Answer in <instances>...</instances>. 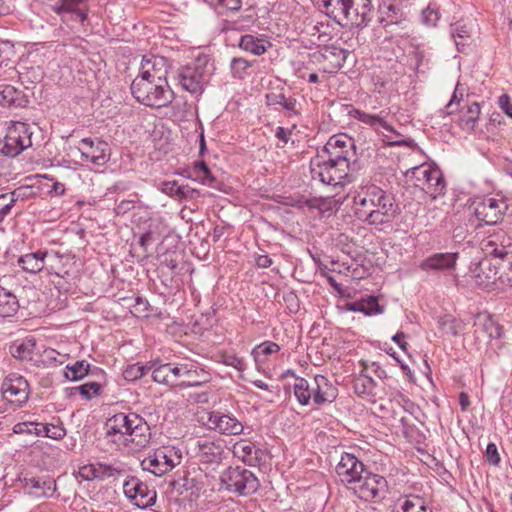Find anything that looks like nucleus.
Masks as SVG:
<instances>
[{
	"instance_id": "obj_1",
	"label": "nucleus",
	"mask_w": 512,
	"mask_h": 512,
	"mask_svg": "<svg viewBox=\"0 0 512 512\" xmlns=\"http://www.w3.org/2000/svg\"><path fill=\"white\" fill-rule=\"evenodd\" d=\"M352 204L356 218L372 226L388 224L398 214L394 196L375 184L359 186L353 193Z\"/></svg>"
},
{
	"instance_id": "obj_2",
	"label": "nucleus",
	"mask_w": 512,
	"mask_h": 512,
	"mask_svg": "<svg viewBox=\"0 0 512 512\" xmlns=\"http://www.w3.org/2000/svg\"><path fill=\"white\" fill-rule=\"evenodd\" d=\"M325 14L341 26H366L371 20V0H325Z\"/></svg>"
},
{
	"instance_id": "obj_3",
	"label": "nucleus",
	"mask_w": 512,
	"mask_h": 512,
	"mask_svg": "<svg viewBox=\"0 0 512 512\" xmlns=\"http://www.w3.org/2000/svg\"><path fill=\"white\" fill-rule=\"evenodd\" d=\"M312 179H319L323 184L344 186L353 180L349 173V161L345 156L328 155L327 160H320V156L311 161Z\"/></svg>"
},
{
	"instance_id": "obj_4",
	"label": "nucleus",
	"mask_w": 512,
	"mask_h": 512,
	"mask_svg": "<svg viewBox=\"0 0 512 512\" xmlns=\"http://www.w3.org/2000/svg\"><path fill=\"white\" fill-rule=\"evenodd\" d=\"M130 89L139 103L152 108L166 107L174 99V93L168 82L157 83L149 78L137 76L132 81Z\"/></svg>"
},
{
	"instance_id": "obj_5",
	"label": "nucleus",
	"mask_w": 512,
	"mask_h": 512,
	"mask_svg": "<svg viewBox=\"0 0 512 512\" xmlns=\"http://www.w3.org/2000/svg\"><path fill=\"white\" fill-rule=\"evenodd\" d=\"M220 484L223 489L238 496L253 495L260 487L256 475L242 466L225 469L220 475Z\"/></svg>"
},
{
	"instance_id": "obj_6",
	"label": "nucleus",
	"mask_w": 512,
	"mask_h": 512,
	"mask_svg": "<svg viewBox=\"0 0 512 512\" xmlns=\"http://www.w3.org/2000/svg\"><path fill=\"white\" fill-rule=\"evenodd\" d=\"M33 132L31 127L23 122L12 123L0 139V154L6 157H16L22 151L32 146Z\"/></svg>"
},
{
	"instance_id": "obj_7",
	"label": "nucleus",
	"mask_w": 512,
	"mask_h": 512,
	"mask_svg": "<svg viewBox=\"0 0 512 512\" xmlns=\"http://www.w3.org/2000/svg\"><path fill=\"white\" fill-rule=\"evenodd\" d=\"M508 214H512V206L504 198L486 197L474 202L475 217L486 225H497Z\"/></svg>"
},
{
	"instance_id": "obj_8",
	"label": "nucleus",
	"mask_w": 512,
	"mask_h": 512,
	"mask_svg": "<svg viewBox=\"0 0 512 512\" xmlns=\"http://www.w3.org/2000/svg\"><path fill=\"white\" fill-rule=\"evenodd\" d=\"M350 490L361 500L379 502L386 496L388 482L382 475L367 469L360 477L359 483L352 486Z\"/></svg>"
},
{
	"instance_id": "obj_9",
	"label": "nucleus",
	"mask_w": 512,
	"mask_h": 512,
	"mask_svg": "<svg viewBox=\"0 0 512 512\" xmlns=\"http://www.w3.org/2000/svg\"><path fill=\"white\" fill-rule=\"evenodd\" d=\"M174 387H199L209 381V373L194 361L173 363Z\"/></svg>"
},
{
	"instance_id": "obj_10",
	"label": "nucleus",
	"mask_w": 512,
	"mask_h": 512,
	"mask_svg": "<svg viewBox=\"0 0 512 512\" xmlns=\"http://www.w3.org/2000/svg\"><path fill=\"white\" fill-rule=\"evenodd\" d=\"M412 177L417 182V186L429 194L433 199L444 194L445 181L441 170L438 167L430 165H420L412 169Z\"/></svg>"
},
{
	"instance_id": "obj_11",
	"label": "nucleus",
	"mask_w": 512,
	"mask_h": 512,
	"mask_svg": "<svg viewBox=\"0 0 512 512\" xmlns=\"http://www.w3.org/2000/svg\"><path fill=\"white\" fill-rule=\"evenodd\" d=\"M178 81L181 87L191 94L199 95L207 81L206 62L198 59L178 70Z\"/></svg>"
},
{
	"instance_id": "obj_12",
	"label": "nucleus",
	"mask_w": 512,
	"mask_h": 512,
	"mask_svg": "<svg viewBox=\"0 0 512 512\" xmlns=\"http://www.w3.org/2000/svg\"><path fill=\"white\" fill-rule=\"evenodd\" d=\"M367 471L364 463L351 453H342L339 462L335 467L336 475L339 481L349 490L356 483H359V479Z\"/></svg>"
},
{
	"instance_id": "obj_13",
	"label": "nucleus",
	"mask_w": 512,
	"mask_h": 512,
	"mask_svg": "<svg viewBox=\"0 0 512 512\" xmlns=\"http://www.w3.org/2000/svg\"><path fill=\"white\" fill-rule=\"evenodd\" d=\"M123 491L132 504L140 509L154 505L157 497L155 490L150 489L146 483L134 476L124 481Z\"/></svg>"
},
{
	"instance_id": "obj_14",
	"label": "nucleus",
	"mask_w": 512,
	"mask_h": 512,
	"mask_svg": "<svg viewBox=\"0 0 512 512\" xmlns=\"http://www.w3.org/2000/svg\"><path fill=\"white\" fill-rule=\"evenodd\" d=\"M126 433L127 447L134 446V448L146 447L151 439L150 427L146 420L136 413H126Z\"/></svg>"
},
{
	"instance_id": "obj_15",
	"label": "nucleus",
	"mask_w": 512,
	"mask_h": 512,
	"mask_svg": "<svg viewBox=\"0 0 512 512\" xmlns=\"http://www.w3.org/2000/svg\"><path fill=\"white\" fill-rule=\"evenodd\" d=\"M81 159L95 166H103L110 159L109 144L99 138H83L77 147Z\"/></svg>"
},
{
	"instance_id": "obj_16",
	"label": "nucleus",
	"mask_w": 512,
	"mask_h": 512,
	"mask_svg": "<svg viewBox=\"0 0 512 512\" xmlns=\"http://www.w3.org/2000/svg\"><path fill=\"white\" fill-rule=\"evenodd\" d=\"M2 394L9 403L21 406L26 403L29 396L27 380L16 374H10L2 383Z\"/></svg>"
},
{
	"instance_id": "obj_17",
	"label": "nucleus",
	"mask_w": 512,
	"mask_h": 512,
	"mask_svg": "<svg viewBox=\"0 0 512 512\" xmlns=\"http://www.w3.org/2000/svg\"><path fill=\"white\" fill-rule=\"evenodd\" d=\"M126 413H117L107 418L104 424L105 438L108 443H111L115 449H122L127 447L126 431Z\"/></svg>"
},
{
	"instance_id": "obj_18",
	"label": "nucleus",
	"mask_w": 512,
	"mask_h": 512,
	"mask_svg": "<svg viewBox=\"0 0 512 512\" xmlns=\"http://www.w3.org/2000/svg\"><path fill=\"white\" fill-rule=\"evenodd\" d=\"M169 64L163 56H144L141 61L140 73L138 76L149 78L157 83L167 82Z\"/></svg>"
},
{
	"instance_id": "obj_19",
	"label": "nucleus",
	"mask_w": 512,
	"mask_h": 512,
	"mask_svg": "<svg viewBox=\"0 0 512 512\" xmlns=\"http://www.w3.org/2000/svg\"><path fill=\"white\" fill-rule=\"evenodd\" d=\"M206 425L209 429L225 435H239L243 432V424L233 415L212 411L207 414Z\"/></svg>"
},
{
	"instance_id": "obj_20",
	"label": "nucleus",
	"mask_w": 512,
	"mask_h": 512,
	"mask_svg": "<svg viewBox=\"0 0 512 512\" xmlns=\"http://www.w3.org/2000/svg\"><path fill=\"white\" fill-rule=\"evenodd\" d=\"M52 10L66 23H84L87 19V8L82 0H61L52 6Z\"/></svg>"
},
{
	"instance_id": "obj_21",
	"label": "nucleus",
	"mask_w": 512,
	"mask_h": 512,
	"mask_svg": "<svg viewBox=\"0 0 512 512\" xmlns=\"http://www.w3.org/2000/svg\"><path fill=\"white\" fill-rule=\"evenodd\" d=\"M458 259V252L434 253L422 260L419 268L426 272H450L455 270Z\"/></svg>"
},
{
	"instance_id": "obj_22",
	"label": "nucleus",
	"mask_w": 512,
	"mask_h": 512,
	"mask_svg": "<svg viewBox=\"0 0 512 512\" xmlns=\"http://www.w3.org/2000/svg\"><path fill=\"white\" fill-rule=\"evenodd\" d=\"M193 452L202 464H219L222 461L224 449L221 444L207 439H199Z\"/></svg>"
},
{
	"instance_id": "obj_23",
	"label": "nucleus",
	"mask_w": 512,
	"mask_h": 512,
	"mask_svg": "<svg viewBox=\"0 0 512 512\" xmlns=\"http://www.w3.org/2000/svg\"><path fill=\"white\" fill-rule=\"evenodd\" d=\"M13 430L15 433H34L37 436L49 437L54 440H61L66 435V429L62 424L18 423Z\"/></svg>"
},
{
	"instance_id": "obj_24",
	"label": "nucleus",
	"mask_w": 512,
	"mask_h": 512,
	"mask_svg": "<svg viewBox=\"0 0 512 512\" xmlns=\"http://www.w3.org/2000/svg\"><path fill=\"white\" fill-rule=\"evenodd\" d=\"M500 278L498 267L489 261L479 263L475 270V284L483 289H492Z\"/></svg>"
},
{
	"instance_id": "obj_25",
	"label": "nucleus",
	"mask_w": 512,
	"mask_h": 512,
	"mask_svg": "<svg viewBox=\"0 0 512 512\" xmlns=\"http://www.w3.org/2000/svg\"><path fill=\"white\" fill-rule=\"evenodd\" d=\"M265 102L267 106H281L283 110L289 113V116H298L300 114L297 108L298 102L294 96H286L284 88L271 91L265 95Z\"/></svg>"
},
{
	"instance_id": "obj_26",
	"label": "nucleus",
	"mask_w": 512,
	"mask_h": 512,
	"mask_svg": "<svg viewBox=\"0 0 512 512\" xmlns=\"http://www.w3.org/2000/svg\"><path fill=\"white\" fill-rule=\"evenodd\" d=\"M314 378L316 385L314 403L323 405L334 402L338 396L337 387L324 375L318 374Z\"/></svg>"
},
{
	"instance_id": "obj_27",
	"label": "nucleus",
	"mask_w": 512,
	"mask_h": 512,
	"mask_svg": "<svg viewBox=\"0 0 512 512\" xmlns=\"http://www.w3.org/2000/svg\"><path fill=\"white\" fill-rule=\"evenodd\" d=\"M233 455L248 466H257L260 464V453L255 444L247 440H240L232 447Z\"/></svg>"
},
{
	"instance_id": "obj_28",
	"label": "nucleus",
	"mask_w": 512,
	"mask_h": 512,
	"mask_svg": "<svg viewBox=\"0 0 512 512\" xmlns=\"http://www.w3.org/2000/svg\"><path fill=\"white\" fill-rule=\"evenodd\" d=\"M29 100L22 90L9 84L0 85V106L5 108L26 107Z\"/></svg>"
},
{
	"instance_id": "obj_29",
	"label": "nucleus",
	"mask_w": 512,
	"mask_h": 512,
	"mask_svg": "<svg viewBox=\"0 0 512 512\" xmlns=\"http://www.w3.org/2000/svg\"><path fill=\"white\" fill-rule=\"evenodd\" d=\"M24 488L29 494L37 497H53L56 492V482L49 478H24Z\"/></svg>"
},
{
	"instance_id": "obj_30",
	"label": "nucleus",
	"mask_w": 512,
	"mask_h": 512,
	"mask_svg": "<svg viewBox=\"0 0 512 512\" xmlns=\"http://www.w3.org/2000/svg\"><path fill=\"white\" fill-rule=\"evenodd\" d=\"M348 115L351 118L357 119L358 121L374 129L381 127L386 131L393 130V127L386 121V116L388 115V113H385L384 111H381L379 114H370L359 109H356L354 107H350V109L348 110Z\"/></svg>"
},
{
	"instance_id": "obj_31",
	"label": "nucleus",
	"mask_w": 512,
	"mask_h": 512,
	"mask_svg": "<svg viewBox=\"0 0 512 512\" xmlns=\"http://www.w3.org/2000/svg\"><path fill=\"white\" fill-rule=\"evenodd\" d=\"M475 333H483L489 339L502 337L503 328L490 315L478 314L474 323Z\"/></svg>"
},
{
	"instance_id": "obj_32",
	"label": "nucleus",
	"mask_w": 512,
	"mask_h": 512,
	"mask_svg": "<svg viewBox=\"0 0 512 512\" xmlns=\"http://www.w3.org/2000/svg\"><path fill=\"white\" fill-rule=\"evenodd\" d=\"M46 258H49L48 252L46 250H38L22 255L18 260V264L24 271L36 274L45 267Z\"/></svg>"
},
{
	"instance_id": "obj_33",
	"label": "nucleus",
	"mask_w": 512,
	"mask_h": 512,
	"mask_svg": "<svg viewBox=\"0 0 512 512\" xmlns=\"http://www.w3.org/2000/svg\"><path fill=\"white\" fill-rule=\"evenodd\" d=\"M321 55L324 60L329 63L327 70L333 72L339 70L344 65L349 52L344 48L332 44L323 47Z\"/></svg>"
},
{
	"instance_id": "obj_34",
	"label": "nucleus",
	"mask_w": 512,
	"mask_h": 512,
	"mask_svg": "<svg viewBox=\"0 0 512 512\" xmlns=\"http://www.w3.org/2000/svg\"><path fill=\"white\" fill-rule=\"evenodd\" d=\"M271 42L254 36L252 34L242 35L239 39V48L245 52H249L253 55L260 56L266 53L269 47H271Z\"/></svg>"
},
{
	"instance_id": "obj_35",
	"label": "nucleus",
	"mask_w": 512,
	"mask_h": 512,
	"mask_svg": "<svg viewBox=\"0 0 512 512\" xmlns=\"http://www.w3.org/2000/svg\"><path fill=\"white\" fill-rule=\"evenodd\" d=\"M354 148L355 145L353 139L345 134H340L330 137L324 146V151L328 155L336 157V155H338V149L353 150ZM339 156L341 155L339 154Z\"/></svg>"
},
{
	"instance_id": "obj_36",
	"label": "nucleus",
	"mask_w": 512,
	"mask_h": 512,
	"mask_svg": "<svg viewBox=\"0 0 512 512\" xmlns=\"http://www.w3.org/2000/svg\"><path fill=\"white\" fill-rule=\"evenodd\" d=\"M364 370L360 372L353 380V389L358 396L371 395L375 387V382L372 377L368 376L365 370L368 366L363 362Z\"/></svg>"
},
{
	"instance_id": "obj_37",
	"label": "nucleus",
	"mask_w": 512,
	"mask_h": 512,
	"mask_svg": "<svg viewBox=\"0 0 512 512\" xmlns=\"http://www.w3.org/2000/svg\"><path fill=\"white\" fill-rule=\"evenodd\" d=\"M190 177L200 181L202 184L211 188H217L218 181L210 172L207 164L204 161H198L194 164L190 172Z\"/></svg>"
},
{
	"instance_id": "obj_38",
	"label": "nucleus",
	"mask_w": 512,
	"mask_h": 512,
	"mask_svg": "<svg viewBox=\"0 0 512 512\" xmlns=\"http://www.w3.org/2000/svg\"><path fill=\"white\" fill-rule=\"evenodd\" d=\"M18 308L19 304L16 296L0 286V317L13 316Z\"/></svg>"
},
{
	"instance_id": "obj_39",
	"label": "nucleus",
	"mask_w": 512,
	"mask_h": 512,
	"mask_svg": "<svg viewBox=\"0 0 512 512\" xmlns=\"http://www.w3.org/2000/svg\"><path fill=\"white\" fill-rule=\"evenodd\" d=\"M280 350V346L272 341H265L259 345H256L251 355L255 361L257 369L266 361L267 356L277 353Z\"/></svg>"
},
{
	"instance_id": "obj_40",
	"label": "nucleus",
	"mask_w": 512,
	"mask_h": 512,
	"mask_svg": "<svg viewBox=\"0 0 512 512\" xmlns=\"http://www.w3.org/2000/svg\"><path fill=\"white\" fill-rule=\"evenodd\" d=\"M97 480L105 481L108 479L116 480L123 476L125 469L120 463L97 462Z\"/></svg>"
},
{
	"instance_id": "obj_41",
	"label": "nucleus",
	"mask_w": 512,
	"mask_h": 512,
	"mask_svg": "<svg viewBox=\"0 0 512 512\" xmlns=\"http://www.w3.org/2000/svg\"><path fill=\"white\" fill-rule=\"evenodd\" d=\"M161 191L170 197L187 199L192 197L194 189L187 185H178L176 181H165L161 184Z\"/></svg>"
},
{
	"instance_id": "obj_42",
	"label": "nucleus",
	"mask_w": 512,
	"mask_h": 512,
	"mask_svg": "<svg viewBox=\"0 0 512 512\" xmlns=\"http://www.w3.org/2000/svg\"><path fill=\"white\" fill-rule=\"evenodd\" d=\"M152 379L159 384L174 387L173 363H165L154 367L152 370Z\"/></svg>"
},
{
	"instance_id": "obj_43",
	"label": "nucleus",
	"mask_w": 512,
	"mask_h": 512,
	"mask_svg": "<svg viewBox=\"0 0 512 512\" xmlns=\"http://www.w3.org/2000/svg\"><path fill=\"white\" fill-rule=\"evenodd\" d=\"M480 115V106L477 102L467 107V110L459 120L460 127L465 131H473Z\"/></svg>"
},
{
	"instance_id": "obj_44",
	"label": "nucleus",
	"mask_w": 512,
	"mask_h": 512,
	"mask_svg": "<svg viewBox=\"0 0 512 512\" xmlns=\"http://www.w3.org/2000/svg\"><path fill=\"white\" fill-rule=\"evenodd\" d=\"M219 15L236 12L241 9L242 0H205Z\"/></svg>"
},
{
	"instance_id": "obj_45",
	"label": "nucleus",
	"mask_w": 512,
	"mask_h": 512,
	"mask_svg": "<svg viewBox=\"0 0 512 512\" xmlns=\"http://www.w3.org/2000/svg\"><path fill=\"white\" fill-rule=\"evenodd\" d=\"M90 371V364L85 360L76 361L66 366L65 377L71 381L83 379Z\"/></svg>"
},
{
	"instance_id": "obj_46",
	"label": "nucleus",
	"mask_w": 512,
	"mask_h": 512,
	"mask_svg": "<svg viewBox=\"0 0 512 512\" xmlns=\"http://www.w3.org/2000/svg\"><path fill=\"white\" fill-rule=\"evenodd\" d=\"M160 452L157 449L153 454L149 455L142 461L143 469L151 472L156 476H162L166 473L165 466L162 459H160Z\"/></svg>"
},
{
	"instance_id": "obj_47",
	"label": "nucleus",
	"mask_w": 512,
	"mask_h": 512,
	"mask_svg": "<svg viewBox=\"0 0 512 512\" xmlns=\"http://www.w3.org/2000/svg\"><path fill=\"white\" fill-rule=\"evenodd\" d=\"M293 393L301 405H308L311 400V395L309 393V381L303 377H296L293 385Z\"/></svg>"
},
{
	"instance_id": "obj_48",
	"label": "nucleus",
	"mask_w": 512,
	"mask_h": 512,
	"mask_svg": "<svg viewBox=\"0 0 512 512\" xmlns=\"http://www.w3.org/2000/svg\"><path fill=\"white\" fill-rule=\"evenodd\" d=\"M504 245L505 247L511 246V238L507 233L499 229L493 234H490L485 240L482 241V250L489 251L490 247Z\"/></svg>"
},
{
	"instance_id": "obj_49",
	"label": "nucleus",
	"mask_w": 512,
	"mask_h": 512,
	"mask_svg": "<svg viewBox=\"0 0 512 512\" xmlns=\"http://www.w3.org/2000/svg\"><path fill=\"white\" fill-rule=\"evenodd\" d=\"M33 194L32 187L30 186H21L14 189L10 193H5L0 195V201L8 200L9 206L12 208L15 203L19 200H24L25 198L30 197Z\"/></svg>"
},
{
	"instance_id": "obj_50",
	"label": "nucleus",
	"mask_w": 512,
	"mask_h": 512,
	"mask_svg": "<svg viewBox=\"0 0 512 512\" xmlns=\"http://www.w3.org/2000/svg\"><path fill=\"white\" fill-rule=\"evenodd\" d=\"M252 63L242 57H234L230 62V70L232 76L236 79H244L248 74V70Z\"/></svg>"
},
{
	"instance_id": "obj_51",
	"label": "nucleus",
	"mask_w": 512,
	"mask_h": 512,
	"mask_svg": "<svg viewBox=\"0 0 512 512\" xmlns=\"http://www.w3.org/2000/svg\"><path fill=\"white\" fill-rule=\"evenodd\" d=\"M160 452V459L164 462L166 473L171 471L175 466L181 462V455L177 453L174 448H161L158 449Z\"/></svg>"
},
{
	"instance_id": "obj_52",
	"label": "nucleus",
	"mask_w": 512,
	"mask_h": 512,
	"mask_svg": "<svg viewBox=\"0 0 512 512\" xmlns=\"http://www.w3.org/2000/svg\"><path fill=\"white\" fill-rule=\"evenodd\" d=\"M438 326L444 333L452 336H457L463 329L462 323L450 316L439 318Z\"/></svg>"
},
{
	"instance_id": "obj_53",
	"label": "nucleus",
	"mask_w": 512,
	"mask_h": 512,
	"mask_svg": "<svg viewBox=\"0 0 512 512\" xmlns=\"http://www.w3.org/2000/svg\"><path fill=\"white\" fill-rule=\"evenodd\" d=\"M218 357L219 362L226 366L233 367L239 372H243L246 370V364L244 362V359L239 357L237 354L229 352H220Z\"/></svg>"
},
{
	"instance_id": "obj_54",
	"label": "nucleus",
	"mask_w": 512,
	"mask_h": 512,
	"mask_svg": "<svg viewBox=\"0 0 512 512\" xmlns=\"http://www.w3.org/2000/svg\"><path fill=\"white\" fill-rule=\"evenodd\" d=\"M151 367H147L141 363L128 365L123 371V377L127 381H135L143 377Z\"/></svg>"
},
{
	"instance_id": "obj_55",
	"label": "nucleus",
	"mask_w": 512,
	"mask_h": 512,
	"mask_svg": "<svg viewBox=\"0 0 512 512\" xmlns=\"http://www.w3.org/2000/svg\"><path fill=\"white\" fill-rule=\"evenodd\" d=\"M73 390L78 391L81 396L85 399L89 400L93 396H97L100 394L101 385L97 382H88L78 387L73 388Z\"/></svg>"
},
{
	"instance_id": "obj_56",
	"label": "nucleus",
	"mask_w": 512,
	"mask_h": 512,
	"mask_svg": "<svg viewBox=\"0 0 512 512\" xmlns=\"http://www.w3.org/2000/svg\"><path fill=\"white\" fill-rule=\"evenodd\" d=\"M425 504L423 498L419 496L406 497L401 503V510L403 512H414Z\"/></svg>"
},
{
	"instance_id": "obj_57",
	"label": "nucleus",
	"mask_w": 512,
	"mask_h": 512,
	"mask_svg": "<svg viewBox=\"0 0 512 512\" xmlns=\"http://www.w3.org/2000/svg\"><path fill=\"white\" fill-rule=\"evenodd\" d=\"M393 134V136H386V143L389 146H406V147H412L414 144V141L412 139H405L402 134L397 132L396 130L389 131Z\"/></svg>"
},
{
	"instance_id": "obj_58",
	"label": "nucleus",
	"mask_w": 512,
	"mask_h": 512,
	"mask_svg": "<svg viewBox=\"0 0 512 512\" xmlns=\"http://www.w3.org/2000/svg\"><path fill=\"white\" fill-rule=\"evenodd\" d=\"M78 474L85 481L97 480V462L81 466Z\"/></svg>"
},
{
	"instance_id": "obj_59",
	"label": "nucleus",
	"mask_w": 512,
	"mask_h": 512,
	"mask_svg": "<svg viewBox=\"0 0 512 512\" xmlns=\"http://www.w3.org/2000/svg\"><path fill=\"white\" fill-rule=\"evenodd\" d=\"M365 301V315H375L383 312V309L378 303V300L374 296H369L368 298H364Z\"/></svg>"
},
{
	"instance_id": "obj_60",
	"label": "nucleus",
	"mask_w": 512,
	"mask_h": 512,
	"mask_svg": "<svg viewBox=\"0 0 512 512\" xmlns=\"http://www.w3.org/2000/svg\"><path fill=\"white\" fill-rule=\"evenodd\" d=\"M286 307L291 313H297L300 309L298 296L294 292H288L283 296Z\"/></svg>"
},
{
	"instance_id": "obj_61",
	"label": "nucleus",
	"mask_w": 512,
	"mask_h": 512,
	"mask_svg": "<svg viewBox=\"0 0 512 512\" xmlns=\"http://www.w3.org/2000/svg\"><path fill=\"white\" fill-rule=\"evenodd\" d=\"M486 457L490 464L496 466L500 462V456L497 446L494 443H489L486 448Z\"/></svg>"
},
{
	"instance_id": "obj_62",
	"label": "nucleus",
	"mask_w": 512,
	"mask_h": 512,
	"mask_svg": "<svg viewBox=\"0 0 512 512\" xmlns=\"http://www.w3.org/2000/svg\"><path fill=\"white\" fill-rule=\"evenodd\" d=\"M499 107L509 117L512 118V103L511 99L507 94H503L498 99Z\"/></svg>"
},
{
	"instance_id": "obj_63",
	"label": "nucleus",
	"mask_w": 512,
	"mask_h": 512,
	"mask_svg": "<svg viewBox=\"0 0 512 512\" xmlns=\"http://www.w3.org/2000/svg\"><path fill=\"white\" fill-rule=\"evenodd\" d=\"M149 303L146 299H143L141 297H137L135 299V314L138 316H146L148 312Z\"/></svg>"
},
{
	"instance_id": "obj_64",
	"label": "nucleus",
	"mask_w": 512,
	"mask_h": 512,
	"mask_svg": "<svg viewBox=\"0 0 512 512\" xmlns=\"http://www.w3.org/2000/svg\"><path fill=\"white\" fill-rule=\"evenodd\" d=\"M508 247H505L504 245L500 246H493L489 248V251H485L486 254L494 256L499 259H504L508 255L507 251Z\"/></svg>"
}]
</instances>
